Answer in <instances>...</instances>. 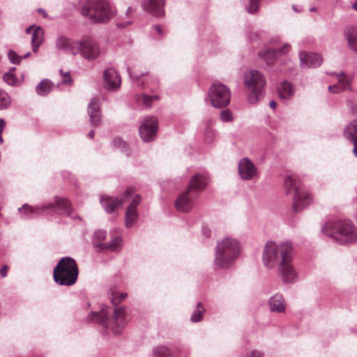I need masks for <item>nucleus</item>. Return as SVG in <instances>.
<instances>
[{
  "mask_svg": "<svg viewBox=\"0 0 357 357\" xmlns=\"http://www.w3.org/2000/svg\"><path fill=\"white\" fill-rule=\"evenodd\" d=\"M293 257L294 249L291 242L284 241L277 243L275 241H268L264 245L262 262L266 268L271 269L293 259Z\"/></svg>",
  "mask_w": 357,
  "mask_h": 357,
  "instance_id": "obj_1",
  "label": "nucleus"
},
{
  "mask_svg": "<svg viewBox=\"0 0 357 357\" xmlns=\"http://www.w3.org/2000/svg\"><path fill=\"white\" fill-rule=\"evenodd\" d=\"M322 231L341 245L353 244L357 242V228L349 220H338L326 222Z\"/></svg>",
  "mask_w": 357,
  "mask_h": 357,
  "instance_id": "obj_2",
  "label": "nucleus"
},
{
  "mask_svg": "<svg viewBox=\"0 0 357 357\" xmlns=\"http://www.w3.org/2000/svg\"><path fill=\"white\" fill-rule=\"evenodd\" d=\"M109 307L102 305L100 310L98 312H92L91 319L107 328L110 325L114 334H120L126 324L130 321V316L128 309L121 306L114 309L111 320L109 318Z\"/></svg>",
  "mask_w": 357,
  "mask_h": 357,
  "instance_id": "obj_3",
  "label": "nucleus"
},
{
  "mask_svg": "<svg viewBox=\"0 0 357 357\" xmlns=\"http://www.w3.org/2000/svg\"><path fill=\"white\" fill-rule=\"evenodd\" d=\"M241 253L238 240L226 237L217 243L213 263L219 268H228L233 265Z\"/></svg>",
  "mask_w": 357,
  "mask_h": 357,
  "instance_id": "obj_4",
  "label": "nucleus"
},
{
  "mask_svg": "<svg viewBox=\"0 0 357 357\" xmlns=\"http://www.w3.org/2000/svg\"><path fill=\"white\" fill-rule=\"evenodd\" d=\"M208 185L207 176L197 174L194 175L189 183L188 188L181 192L175 202L176 209L183 213L189 212L193 207L194 199Z\"/></svg>",
  "mask_w": 357,
  "mask_h": 357,
  "instance_id": "obj_5",
  "label": "nucleus"
},
{
  "mask_svg": "<svg viewBox=\"0 0 357 357\" xmlns=\"http://www.w3.org/2000/svg\"><path fill=\"white\" fill-rule=\"evenodd\" d=\"M81 12L92 23H106L115 14L109 0H87Z\"/></svg>",
  "mask_w": 357,
  "mask_h": 357,
  "instance_id": "obj_6",
  "label": "nucleus"
},
{
  "mask_svg": "<svg viewBox=\"0 0 357 357\" xmlns=\"http://www.w3.org/2000/svg\"><path fill=\"white\" fill-rule=\"evenodd\" d=\"M18 211L22 212L24 218H33L37 215L42 214H49L54 211H57L59 213L66 215L72 216V208L69 201L65 198L55 197V204L49 203L43 204V205L37 207H31L28 204H24Z\"/></svg>",
  "mask_w": 357,
  "mask_h": 357,
  "instance_id": "obj_7",
  "label": "nucleus"
},
{
  "mask_svg": "<svg viewBox=\"0 0 357 357\" xmlns=\"http://www.w3.org/2000/svg\"><path fill=\"white\" fill-rule=\"evenodd\" d=\"M287 195H293V210L298 213L307 206L312 201L310 194L301 186L296 176L287 175L284 180Z\"/></svg>",
  "mask_w": 357,
  "mask_h": 357,
  "instance_id": "obj_8",
  "label": "nucleus"
},
{
  "mask_svg": "<svg viewBox=\"0 0 357 357\" xmlns=\"http://www.w3.org/2000/svg\"><path fill=\"white\" fill-rule=\"evenodd\" d=\"M78 267L75 260L70 257L61 258L53 271L55 282L61 286L74 284L78 276Z\"/></svg>",
  "mask_w": 357,
  "mask_h": 357,
  "instance_id": "obj_9",
  "label": "nucleus"
},
{
  "mask_svg": "<svg viewBox=\"0 0 357 357\" xmlns=\"http://www.w3.org/2000/svg\"><path fill=\"white\" fill-rule=\"evenodd\" d=\"M266 80L258 70H251L244 73V85L250 104H256L263 96Z\"/></svg>",
  "mask_w": 357,
  "mask_h": 357,
  "instance_id": "obj_10",
  "label": "nucleus"
},
{
  "mask_svg": "<svg viewBox=\"0 0 357 357\" xmlns=\"http://www.w3.org/2000/svg\"><path fill=\"white\" fill-rule=\"evenodd\" d=\"M208 98L212 106L223 108L230 102L231 92L225 84L220 82H214L209 89Z\"/></svg>",
  "mask_w": 357,
  "mask_h": 357,
  "instance_id": "obj_11",
  "label": "nucleus"
},
{
  "mask_svg": "<svg viewBox=\"0 0 357 357\" xmlns=\"http://www.w3.org/2000/svg\"><path fill=\"white\" fill-rule=\"evenodd\" d=\"M75 45L77 47L76 55L79 54L82 58L87 61L95 60L100 56V47L98 44L91 38L77 41Z\"/></svg>",
  "mask_w": 357,
  "mask_h": 357,
  "instance_id": "obj_12",
  "label": "nucleus"
},
{
  "mask_svg": "<svg viewBox=\"0 0 357 357\" xmlns=\"http://www.w3.org/2000/svg\"><path fill=\"white\" fill-rule=\"evenodd\" d=\"M158 128V123L155 117H146L139 129L141 138L144 142H151L156 137Z\"/></svg>",
  "mask_w": 357,
  "mask_h": 357,
  "instance_id": "obj_13",
  "label": "nucleus"
},
{
  "mask_svg": "<svg viewBox=\"0 0 357 357\" xmlns=\"http://www.w3.org/2000/svg\"><path fill=\"white\" fill-rule=\"evenodd\" d=\"M132 193V189L129 188L124 192L121 199L102 195L100 197V203L107 213H112L114 211L115 208L122 206L125 202L128 201V199L131 197Z\"/></svg>",
  "mask_w": 357,
  "mask_h": 357,
  "instance_id": "obj_14",
  "label": "nucleus"
},
{
  "mask_svg": "<svg viewBox=\"0 0 357 357\" xmlns=\"http://www.w3.org/2000/svg\"><path fill=\"white\" fill-rule=\"evenodd\" d=\"M293 259L277 266L278 273L284 283H294L297 280L298 274L292 264Z\"/></svg>",
  "mask_w": 357,
  "mask_h": 357,
  "instance_id": "obj_15",
  "label": "nucleus"
},
{
  "mask_svg": "<svg viewBox=\"0 0 357 357\" xmlns=\"http://www.w3.org/2000/svg\"><path fill=\"white\" fill-rule=\"evenodd\" d=\"M128 73L132 81L137 86H147L151 91L155 90L159 87V81L156 77L145 75L144 74H132L130 68H128Z\"/></svg>",
  "mask_w": 357,
  "mask_h": 357,
  "instance_id": "obj_16",
  "label": "nucleus"
},
{
  "mask_svg": "<svg viewBox=\"0 0 357 357\" xmlns=\"http://www.w3.org/2000/svg\"><path fill=\"white\" fill-rule=\"evenodd\" d=\"M238 173L243 180H252L257 174L254 163L248 158L241 159L238 165Z\"/></svg>",
  "mask_w": 357,
  "mask_h": 357,
  "instance_id": "obj_17",
  "label": "nucleus"
},
{
  "mask_svg": "<svg viewBox=\"0 0 357 357\" xmlns=\"http://www.w3.org/2000/svg\"><path fill=\"white\" fill-rule=\"evenodd\" d=\"M104 87L109 91H116L119 89L121 83V79L116 72L113 68H109L104 71Z\"/></svg>",
  "mask_w": 357,
  "mask_h": 357,
  "instance_id": "obj_18",
  "label": "nucleus"
},
{
  "mask_svg": "<svg viewBox=\"0 0 357 357\" xmlns=\"http://www.w3.org/2000/svg\"><path fill=\"white\" fill-rule=\"evenodd\" d=\"M87 112L91 126H99L102 121L101 110L99 100L97 98H93L88 105Z\"/></svg>",
  "mask_w": 357,
  "mask_h": 357,
  "instance_id": "obj_19",
  "label": "nucleus"
},
{
  "mask_svg": "<svg viewBox=\"0 0 357 357\" xmlns=\"http://www.w3.org/2000/svg\"><path fill=\"white\" fill-rule=\"evenodd\" d=\"M165 0H144L142 6L147 13L156 17H161L165 13Z\"/></svg>",
  "mask_w": 357,
  "mask_h": 357,
  "instance_id": "obj_20",
  "label": "nucleus"
},
{
  "mask_svg": "<svg viewBox=\"0 0 357 357\" xmlns=\"http://www.w3.org/2000/svg\"><path fill=\"white\" fill-rule=\"evenodd\" d=\"M301 66L306 68H316L322 63L320 54L316 53H307L301 52L299 54Z\"/></svg>",
  "mask_w": 357,
  "mask_h": 357,
  "instance_id": "obj_21",
  "label": "nucleus"
},
{
  "mask_svg": "<svg viewBox=\"0 0 357 357\" xmlns=\"http://www.w3.org/2000/svg\"><path fill=\"white\" fill-rule=\"evenodd\" d=\"M289 47V44H285L280 48H268L266 50L259 52V56L267 63H271L277 59L279 53L283 54L287 52Z\"/></svg>",
  "mask_w": 357,
  "mask_h": 357,
  "instance_id": "obj_22",
  "label": "nucleus"
},
{
  "mask_svg": "<svg viewBox=\"0 0 357 357\" xmlns=\"http://www.w3.org/2000/svg\"><path fill=\"white\" fill-rule=\"evenodd\" d=\"M76 43H77V41H73L66 36H61L57 38L55 45L58 50L76 55Z\"/></svg>",
  "mask_w": 357,
  "mask_h": 357,
  "instance_id": "obj_23",
  "label": "nucleus"
},
{
  "mask_svg": "<svg viewBox=\"0 0 357 357\" xmlns=\"http://www.w3.org/2000/svg\"><path fill=\"white\" fill-rule=\"evenodd\" d=\"M344 36L348 47L357 52V27L354 25L346 26L344 29Z\"/></svg>",
  "mask_w": 357,
  "mask_h": 357,
  "instance_id": "obj_24",
  "label": "nucleus"
},
{
  "mask_svg": "<svg viewBox=\"0 0 357 357\" xmlns=\"http://www.w3.org/2000/svg\"><path fill=\"white\" fill-rule=\"evenodd\" d=\"M271 311L283 313L286 310V303L284 297L280 294H276L270 298L268 301Z\"/></svg>",
  "mask_w": 357,
  "mask_h": 357,
  "instance_id": "obj_25",
  "label": "nucleus"
},
{
  "mask_svg": "<svg viewBox=\"0 0 357 357\" xmlns=\"http://www.w3.org/2000/svg\"><path fill=\"white\" fill-rule=\"evenodd\" d=\"M278 92L280 98L283 100H289L294 95L292 85L287 81H284L278 86Z\"/></svg>",
  "mask_w": 357,
  "mask_h": 357,
  "instance_id": "obj_26",
  "label": "nucleus"
},
{
  "mask_svg": "<svg viewBox=\"0 0 357 357\" xmlns=\"http://www.w3.org/2000/svg\"><path fill=\"white\" fill-rule=\"evenodd\" d=\"M122 241V238L121 236H116L109 243H105V244L99 243L98 245L100 246V250H98V252H101L105 250L118 251L121 248Z\"/></svg>",
  "mask_w": 357,
  "mask_h": 357,
  "instance_id": "obj_27",
  "label": "nucleus"
},
{
  "mask_svg": "<svg viewBox=\"0 0 357 357\" xmlns=\"http://www.w3.org/2000/svg\"><path fill=\"white\" fill-rule=\"evenodd\" d=\"M43 30L40 26L34 29L31 34V47L34 53L38 52L39 47L43 43Z\"/></svg>",
  "mask_w": 357,
  "mask_h": 357,
  "instance_id": "obj_28",
  "label": "nucleus"
},
{
  "mask_svg": "<svg viewBox=\"0 0 357 357\" xmlns=\"http://www.w3.org/2000/svg\"><path fill=\"white\" fill-rule=\"evenodd\" d=\"M344 135L349 140L357 139V119L352 121L345 127Z\"/></svg>",
  "mask_w": 357,
  "mask_h": 357,
  "instance_id": "obj_29",
  "label": "nucleus"
},
{
  "mask_svg": "<svg viewBox=\"0 0 357 357\" xmlns=\"http://www.w3.org/2000/svg\"><path fill=\"white\" fill-rule=\"evenodd\" d=\"M139 215L136 209L127 208L126 211L125 225L128 228L132 227L138 219Z\"/></svg>",
  "mask_w": 357,
  "mask_h": 357,
  "instance_id": "obj_30",
  "label": "nucleus"
},
{
  "mask_svg": "<svg viewBox=\"0 0 357 357\" xmlns=\"http://www.w3.org/2000/svg\"><path fill=\"white\" fill-rule=\"evenodd\" d=\"M51 90V82L49 79H43L36 87V91L40 96H45Z\"/></svg>",
  "mask_w": 357,
  "mask_h": 357,
  "instance_id": "obj_31",
  "label": "nucleus"
},
{
  "mask_svg": "<svg viewBox=\"0 0 357 357\" xmlns=\"http://www.w3.org/2000/svg\"><path fill=\"white\" fill-rule=\"evenodd\" d=\"M107 236V231L105 230H97L95 231L93 238V244L94 248L98 250H100V246L98 245L99 243L105 244L104 241L105 240Z\"/></svg>",
  "mask_w": 357,
  "mask_h": 357,
  "instance_id": "obj_32",
  "label": "nucleus"
},
{
  "mask_svg": "<svg viewBox=\"0 0 357 357\" xmlns=\"http://www.w3.org/2000/svg\"><path fill=\"white\" fill-rule=\"evenodd\" d=\"M15 68H11L10 70L5 73L3 76V79L6 83L10 86H17L20 84L19 79L15 74Z\"/></svg>",
  "mask_w": 357,
  "mask_h": 357,
  "instance_id": "obj_33",
  "label": "nucleus"
},
{
  "mask_svg": "<svg viewBox=\"0 0 357 357\" xmlns=\"http://www.w3.org/2000/svg\"><path fill=\"white\" fill-rule=\"evenodd\" d=\"M205 312V309L201 302L197 304L195 310L190 317V321L193 323L199 322L203 319V315Z\"/></svg>",
  "mask_w": 357,
  "mask_h": 357,
  "instance_id": "obj_34",
  "label": "nucleus"
},
{
  "mask_svg": "<svg viewBox=\"0 0 357 357\" xmlns=\"http://www.w3.org/2000/svg\"><path fill=\"white\" fill-rule=\"evenodd\" d=\"M154 357H174L170 349L165 346H158L153 350Z\"/></svg>",
  "mask_w": 357,
  "mask_h": 357,
  "instance_id": "obj_35",
  "label": "nucleus"
},
{
  "mask_svg": "<svg viewBox=\"0 0 357 357\" xmlns=\"http://www.w3.org/2000/svg\"><path fill=\"white\" fill-rule=\"evenodd\" d=\"M11 105V98L8 93L0 88V110L6 109Z\"/></svg>",
  "mask_w": 357,
  "mask_h": 357,
  "instance_id": "obj_36",
  "label": "nucleus"
},
{
  "mask_svg": "<svg viewBox=\"0 0 357 357\" xmlns=\"http://www.w3.org/2000/svg\"><path fill=\"white\" fill-rule=\"evenodd\" d=\"M111 303L114 305H117L121 301L127 297V293H119L115 289H110L109 292Z\"/></svg>",
  "mask_w": 357,
  "mask_h": 357,
  "instance_id": "obj_37",
  "label": "nucleus"
},
{
  "mask_svg": "<svg viewBox=\"0 0 357 357\" xmlns=\"http://www.w3.org/2000/svg\"><path fill=\"white\" fill-rule=\"evenodd\" d=\"M260 0H250L249 4L245 7V10L249 13H255L259 8Z\"/></svg>",
  "mask_w": 357,
  "mask_h": 357,
  "instance_id": "obj_38",
  "label": "nucleus"
},
{
  "mask_svg": "<svg viewBox=\"0 0 357 357\" xmlns=\"http://www.w3.org/2000/svg\"><path fill=\"white\" fill-rule=\"evenodd\" d=\"M220 117L223 122H231L234 120L233 114L228 109L222 110L220 113Z\"/></svg>",
  "mask_w": 357,
  "mask_h": 357,
  "instance_id": "obj_39",
  "label": "nucleus"
},
{
  "mask_svg": "<svg viewBox=\"0 0 357 357\" xmlns=\"http://www.w3.org/2000/svg\"><path fill=\"white\" fill-rule=\"evenodd\" d=\"M8 56L10 61L13 64H20L22 57L20 56L15 51L10 50L8 52Z\"/></svg>",
  "mask_w": 357,
  "mask_h": 357,
  "instance_id": "obj_40",
  "label": "nucleus"
},
{
  "mask_svg": "<svg viewBox=\"0 0 357 357\" xmlns=\"http://www.w3.org/2000/svg\"><path fill=\"white\" fill-rule=\"evenodd\" d=\"M142 98H143V103L144 105H146V107H150L151 106V102L153 101V100H158L159 98V96L158 95H155V96H149V95H143L142 96Z\"/></svg>",
  "mask_w": 357,
  "mask_h": 357,
  "instance_id": "obj_41",
  "label": "nucleus"
},
{
  "mask_svg": "<svg viewBox=\"0 0 357 357\" xmlns=\"http://www.w3.org/2000/svg\"><path fill=\"white\" fill-rule=\"evenodd\" d=\"M140 202H141L140 195H136L134 197V198L132 199L130 205L128 206V208L137 210V207L139 205V204L140 203Z\"/></svg>",
  "mask_w": 357,
  "mask_h": 357,
  "instance_id": "obj_42",
  "label": "nucleus"
},
{
  "mask_svg": "<svg viewBox=\"0 0 357 357\" xmlns=\"http://www.w3.org/2000/svg\"><path fill=\"white\" fill-rule=\"evenodd\" d=\"M330 92L333 93H338L344 91V88L339 84L330 85L328 87Z\"/></svg>",
  "mask_w": 357,
  "mask_h": 357,
  "instance_id": "obj_43",
  "label": "nucleus"
},
{
  "mask_svg": "<svg viewBox=\"0 0 357 357\" xmlns=\"http://www.w3.org/2000/svg\"><path fill=\"white\" fill-rule=\"evenodd\" d=\"M60 73L62 75L63 82L65 84H70L73 82L70 75V72L63 73L62 70H60Z\"/></svg>",
  "mask_w": 357,
  "mask_h": 357,
  "instance_id": "obj_44",
  "label": "nucleus"
},
{
  "mask_svg": "<svg viewBox=\"0 0 357 357\" xmlns=\"http://www.w3.org/2000/svg\"><path fill=\"white\" fill-rule=\"evenodd\" d=\"M113 144L114 146L118 148H125L126 143L120 137H116L113 140Z\"/></svg>",
  "mask_w": 357,
  "mask_h": 357,
  "instance_id": "obj_45",
  "label": "nucleus"
},
{
  "mask_svg": "<svg viewBox=\"0 0 357 357\" xmlns=\"http://www.w3.org/2000/svg\"><path fill=\"white\" fill-rule=\"evenodd\" d=\"M264 353L261 351L253 350L248 354L247 357H263Z\"/></svg>",
  "mask_w": 357,
  "mask_h": 357,
  "instance_id": "obj_46",
  "label": "nucleus"
},
{
  "mask_svg": "<svg viewBox=\"0 0 357 357\" xmlns=\"http://www.w3.org/2000/svg\"><path fill=\"white\" fill-rule=\"evenodd\" d=\"M8 266L7 265H3L2 268L0 269V274L3 278H5L8 274Z\"/></svg>",
  "mask_w": 357,
  "mask_h": 357,
  "instance_id": "obj_47",
  "label": "nucleus"
},
{
  "mask_svg": "<svg viewBox=\"0 0 357 357\" xmlns=\"http://www.w3.org/2000/svg\"><path fill=\"white\" fill-rule=\"evenodd\" d=\"M330 75H336V77L339 79V81L340 82H345V79L344 78H340V77L344 76V73L342 72L340 73H331Z\"/></svg>",
  "mask_w": 357,
  "mask_h": 357,
  "instance_id": "obj_48",
  "label": "nucleus"
},
{
  "mask_svg": "<svg viewBox=\"0 0 357 357\" xmlns=\"http://www.w3.org/2000/svg\"><path fill=\"white\" fill-rule=\"evenodd\" d=\"M354 144L353 153L357 158V139L350 140Z\"/></svg>",
  "mask_w": 357,
  "mask_h": 357,
  "instance_id": "obj_49",
  "label": "nucleus"
},
{
  "mask_svg": "<svg viewBox=\"0 0 357 357\" xmlns=\"http://www.w3.org/2000/svg\"><path fill=\"white\" fill-rule=\"evenodd\" d=\"M131 24V22H118L116 23V26L120 28H125L128 26V25Z\"/></svg>",
  "mask_w": 357,
  "mask_h": 357,
  "instance_id": "obj_50",
  "label": "nucleus"
},
{
  "mask_svg": "<svg viewBox=\"0 0 357 357\" xmlns=\"http://www.w3.org/2000/svg\"><path fill=\"white\" fill-rule=\"evenodd\" d=\"M155 31L158 32V34L162 35V29L160 25H154L153 26Z\"/></svg>",
  "mask_w": 357,
  "mask_h": 357,
  "instance_id": "obj_51",
  "label": "nucleus"
},
{
  "mask_svg": "<svg viewBox=\"0 0 357 357\" xmlns=\"http://www.w3.org/2000/svg\"><path fill=\"white\" fill-rule=\"evenodd\" d=\"M5 126H6L5 121L3 119H0V130H1V132H3Z\"/></svg>",
  "mask_w": 357,
  "mask_h": 357,
  "instance_id": "obj_52",
  "label": "nucleus"
},
{
  "mask_svg": "<svg viewBox=\"0 0 357 357\" xmlns=\"http://www.w3.org/2000/svg\"><path fill=\"white\" fill-rule=\"evenodd\" d=\"M33 30V26H29L26 29V33L28 34H32Z\"/></svg>",
  "mask_w": 357,
  "mask_h": 357,
  "instance_id": "obj_53",
  "label": "nucleus"
},
{
  "mask_svg": "<svg viewBox=\"0 0 357 357\" xmlns=\"http://www.w3.org/2000/svg\"><path fill=\"white\" fill-rule=\"evenodd\" d=\"M269 106L273 109H275L277 107V102L274 100H272L269 102Z\"/></svg>",
  "mask_w": 357,
  "mask_h": 357,
  "instance_id": "obj_54",
  "label": "nucleus"
},
{
  "mask_svg": "<svg viewBox=\"0 0 357 357\" xmlns=\"http://www.w3.org/2000/svg\"><path fill=\"white\" fill-rule=\"evenodd\" d=\"M257 37H258V35L257 33H251L250 35L249 36V38L250 40L256 39V38H257Z\"/></svg>",
  "mask_w": 357,
  "mask_h": 357,
  "instance_id": "obj_55",
  "label": "nucleus"
},
{
  "mask_svg": "<svg viewBox=\"0 0 357 357\" xmlns=\"http://www.w3.org/2000/svg\"><path fill=\"white\" fill-rule=\"evenodd\" d=\"M94 135H95V132L94 130H91L89 133H88V137L90 138V139H93L94 137Z\"/></svg>",
  "mask_w": 357,
  "mask_h": 357,
  "instance_id": "obj_56",
  "label": "nucleus"
},
{
  "mask_svg": "<svg viewBox=\"0 0 357 357\" xmlns=\"http://www.w3.org/2000/svg\"><path fill=\"white\" fill-rule=\"evenodd\" d=\"M38 12L40 13L41 14H43L44 16H47V13L45 10H43L42 8H39Z\"/></svg>",
  "mask_w": 357,
  "mask_h": 357,
  "instance_id": "obj_57",
  "label": "nucleus"
},
{
  "mask_svg": "<svg viewBox=\"0 0 357 357\" xmlns=\"http://www.w3.org/2000/svg\"><path fill=\"white\" fill-rule=\"evenodd\" d=\"M30 55H31V52H27L26 54H25L23 56H21V57H22V58H23V59H26V58H28Z\"/></svg>",
  "mask_w": 357,
  "mask_h": 357,
  "instance_id": "obj_58",
  "label": "nucleus"
},
{
  "mask_svg": "<svg viewBox=\"0 0 357 357\" xmlns=\"http://www.w3.org/2000/svg\"><path fill=\"white\" fill-rule=\"evenodd\" d=\"M352 8H353L354 10H357V0H356V1L354 2V3L353 4Z\"/></svg>",
  "mask_w": 357,
  "mask_h": 357,
  "instance_id": "obj_59",
  "label": "nucleus"
},
{
  "mask_svg": "<svg viewBox=\"0 0 357 357\" xmlns=\"http://www.w3.org/2000/svg\"><path fill=\"white\" fill-rule=\"evenodd\" d=\"M1 133H2V132H1V130H0V144H3V139L1 136Z\"/></svg>",
  "mask_w": 357,
  "mask_h": 357,
  "instance_id": "obj_60",
  "label": "nucleus"
},
{
  "mask_svg": "<svg viewBox=\"0 0 357 357\" xmlns=\"http://www.w3.org/2000/svg\"><path fill=\"white\" fill-rule=\"evenodd\" d=\"M317 9H316L315 7H312V8H310V11H311V12L315 11Z\"/></svg>",
  "mask_w": 357,
  "mask_h": 357,
  "instance_id": "obj_61",
  "label": "nucleus"
},
{
  "mask_svg": "<svg viewBox=\"0 0 357 357\" xmlns=\"http://www.w3.org/2000/svg\"><path fill=\"white\" fill-rule=\"evenodd\" d=\"M132 11V8L129 7L127 10V13H130Z\"/></svg>",
  "mask_w": 357,
  "mask_h": 357,
  "instance_id": "obj_62",
  "label": "nucleus"
},
{
  "mask_svg": "<svg viewBox=\"0 0 357 357\" xmlns=\"http://www.w3.org/2000/svg\"><path fill=\"white\" fill-rule=\"evenodd\" d=\"M356 110H357V108L356 109L352 108L353 113H355Z\"/></svg>",
  "mask_w": 357,
  "mask_h": 357,
  "instance_id": "obj_63",
  "label": "nucleus"
},
{
  "mask_svg": "<svg viewBox=\"0 0 357 357\" xmlns=\"http://www.w3.org/2000/svg\"><path fill=\"white\" fill-rule=\"evenodd\" d=\"M293 9H294V10H296V12H298V10H297V8H295V6H293Z\"/></svg>",
  "mask_w": 357,
  "mask_h": 357,
  "instance_id": "obj_64",
  "label": "nucleus"
}]
</instances>
